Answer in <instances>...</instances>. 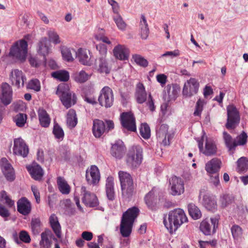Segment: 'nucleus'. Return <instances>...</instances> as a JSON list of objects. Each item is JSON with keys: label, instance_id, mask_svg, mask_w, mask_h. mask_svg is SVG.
Here are the masks:
<instances>
[{"label": "nucleus", "instance_id": "obj_1", "mask_svg": "<svg viewBox=\"0 0 248 248\" xmlns=\"http://www.w3.org/2000/svg\"><path fill=\"white\" fill-rule=\"evenodd\" d=\"M167 216L164 217L163 223L170 233L174 232L184 222L187 221V218L184 211L180 208L169 212L168 219Z\"/></svg>", "mask_w": 248, "mask_h": 248}, {"label": "nucleus", "instance_id": "obj_2", "mask_svg": "<svg viewBox=\"0 0 248 248\" xmlns=\"http://www.w3.org/2000/svg\"><path fill=\"white\" fill-rule=\"evenodd\" d=\"M122 196L128 202L131 200L136 193L133 180L131 175L126 171H119Z\"/></svg>", "mask_w": 248, "mask_h": 248}, {"label": "nucleus", "instance_id": "obj_3", "mask_svg": "<svg viewBox=\"0 0 248 248\" xmlns=\"http://www.w3.org/2000/svg\"><path fill=\"white\" fill-rule=\"evenodd\" d=\"M143 160V149L140 145L130 147L126 155L125 161L126 165L132 170L137 169Z\"/></svg>", "mask_w": 248, "mask_h": 248}, {"label": "nucleus", "instance_id": "obj_4", "mask_svg": "<svg viewBox=\"0 0 248 248\" xmlns=\"http://www.w3.org/2000/svg\"><path fill=\"white\" fill-rule=\"evenodd\" d=\"M56 93L66 108H70L77 103V98L75 93L71 92L68 85L65 83L59 85Z\"/></svg>", "mask_w": 248, "mask_h": 248}, {"label": "nucleus", "instance_id": "obj_5", "mask_svg": "<svg viewBox=\"0 0 248 248\" xmlns=\"http://www.w3.org/2000/svg\"><path fill=\"white\" fill-rule=\"evenodd\" d=\"M114 127V124L111 120H105V121H102L95 119L93 121V133L95 138H99L104 134H106L109 131L113 129Z\"/></svg>", "mask_w": 248, "mask_h": 248}, {"label": "nucleus", "instance_id": "obj_6", "mask_svg": "<svg viewBox=\"0 0 248 248\" xmlns=\"http://www.w3.org/2000/svg\"><path fill=\"white\" fill-rule=\"evenodd\" d=\"M197 142L200 151L205 155L211 156L216 154L217 148L215 143L212 140H208L205 133L200 139L197 140Z\"/></svg>", "mask_w": 248, "mask_h": 248}, {"label": "nucleus", "instance_id": "obj_7", "mask_svg": "<svg viewBox=\"0 0 248 248\" xmlns=\"http://www.w3.org/2000/svg\"><path fill=\"white\" fill-rule=\"evenodd\" d=\"M227 119L225 127L228 129H234L239 124L240 121L239 112L233 105L227 107Z\"/></svg>", "mask_w": 248, "mask_h": 248}, {"label": "nucleus", "instance_id": "obj_8", "mask_svg": "<svg viewBox=\"0 0 248 248\" xmlns=\"http://www.w3.org/2000/svg\"><path fill=\"white\" fill-rule=\"evenodd\" d=\"M120 120L121 125L124 128L130 132L136 131V119L132 112H122L120 115Z\"/></svg>", "mask_w": 248, "mask_h": 248}, {"label": "nucleus", "instance_id": "obj_9", "mask_svg": "<svg viewBox=\"0 0 248 248\" xmlns=\"http://www.w3.org/2000/svg\"><path fill=\"white\" fill-rule=\"evenodd\" d=\"M98 101L102 107L110 108L114 102V95L112 89L108 86L103 88L100 91Z\"/></svg>", "mask_w": 248, "mask_h": 248}, {"label": "nucleus", "instance_id": "obj_10", "mask_svg": "<svg viewBox=\"0 0 248 248\" xmlns=\"http://www.w3.org/2000/svg\"><path fill=\"white\" fill-rule=\"evenodd\" d=\"M27 47L28 44L26 41L20 40L19 45L16 42L10 48L9 55L20 60H25L28 51Z\"/></svg>", "mask_w": 248, "mask_h": 248}, {"label": "nucleus", "instance_id": "obj_11", "mask_svg": "<svg viewBox=\"0 0 248 248\" xmlns=\"http://www.w3.org/2000/svg\"><path fill=\"white\" fill-rule=\"evenodd\" d=\"M200 84L198 80L191 78L185 82L183 89V94L186 97H191L198 93Z\"/></svg>", "mask_w": 248, "mask_h": 248}, {"label": "nucleus", "instance_id": "obj_12", "mask_svg": "<svg viewBox=\"0 0 248 248\" xmlns=\"http://www.w3.org/2000/svg\"><path fill=\"white\" fill-rule=\"evenodd\" d=\"M218 225V218L217 217H211L210 222L203 220L200 226L201 231L206 235H211L216 232Z\"/></svg>", "mask_w": 248, "mask_h": 248}, {"label": "nucleus", "instance_id": "obj_13", "mask_svg": "<svg viewBox=\"0 0 248 248\" xmlns=\"http://www.w3.org/2000/svg\"><path fill=\"white\" fill-rule=\"evenodd\" d=\"M170 186V194L173 196H179L185 191L183 181L176 176H172L169 180Z\"/></svg>", "mask_w": 248, "mask_h": 248}, {"label": "nucleus", "instance_id": "obj_14", "mask_svg": "<svg viewBox=\"0 0 248 248\" xmlns=\"http://www.w3.org/2000/svg\"><path fill=\"white\" fill-rule=\"evenodd\" d=\"M29 148L25 141L21 138L16 139L14 140L13 154L23 157L27 156Z\"/></svg>", "mask_w": 248, "mask_h": 248}, {"label": "nucleus", "instance_id": "obj_15", "mask_svg": "<svg viewBox=\"0 0 248 248\" xmlns=\"http://www.w3.org/2000/svg\"><path fill=\"white\" fill-rule=\"evenodd\" d=\"M126 150V148L123 141L119 140L111 144L110 154L115 158L121 159L125 155Z\"/></svg>", "mask_w": 248, "mask_h": 248}, {"label": "nucleus", "instance_id": "obj_16", "mask_svg": "<svg viewBox=\"0 0 248 248\" xmlns=\"http://www.w3.org/2000/svg\"><path fill=\"white\" fill-rule=\"evenodd\" d=\"M81 190L83 192V197L82 199V202L86 206L94 207L99 205L97 197L94 193L86 190L85 186H82Z\"/></svg>", "mask_w": 248, "mask_h": 248}, {"label": "nucleus", "instance_id": "obj_17", "mask_svg": "<svg viewBox=\"0 0 248 248\" xmlns=\"http://www.w3.org/2000/svg\"><path fill=\"white\" fill-rule=\"evenodd\" d=\"M202 204L208 211L213 213L217 211V205L216 198L213 195H204L202 198Z\"/></svg>", "mask_w": 248, "mask_h": 248}, {"label": "nucleus", "instance_id": "obj_18", "mask_svg": "<svg viewBox=\"0 0 248 248\" xmlns=\"http://www.w3.org/2000/svg\"><path fill=\"white\" fill-rule=\"evenodd\" d=\"M168 125L162 124L156 127L157 137L163 139L162 143L164 146H168L170 144V140L171 139L170 134H169Z\"/></svg>", "mask_w": 248, "mask_h": 248}, {"label": "nucleus", "instance_id": "obj_19", "mask_svg": "<svg viewBox=\"0 0 248 248\" xmlns=\"http://www.w3.org/2000/svg\"><path fill=\"white\" fill-rule=\"evenodd\" d=\"M1 102L5 106L10 104L12 100L13 91L11 87L6 82L2 83L1 85Z\"/></svg>", "mask_w": 248, "mask_h": 248}, {"label": "nucleus", "instance_id": "obj_20", "mask_svg": "<svg viewBox=\"0 0 248 248\" xmlns=\"http://www.w3.org/2000/svg\"><path fill=\"white\" fill-rule=\"evenodd\" d=\"M17 210L24 216L28 215L31 212V202L25 197L19 199L17 202Z\"/></svg>", "mask_w": 248, "mask_h": 248}, {"label": "nucleus", "instance_id": "obj_21", "mask_svg": "<svg viewBox=\"0 0 248 248\" xmlns=\"http://www.w3.org/2000/svg\"><path fill=\"white\" fill-rule=\"evenodd\" d=\"M10 79L11 81L12 84L15 85L17 88L21 86H24V83L26 80V78L23 76V73L21 71L18 69H15L12 70L10 75Z\"/></svg>", "mask_w": 248, "mask_h": 248}, {"label": "nucleus", "instance_id": "obj_22", "mask_svg": "<svg viewBox=\"0 0 248 248\" xmlns=\"http://www.w3.org/2000/svg\"><path fill=\"white\" fill-rule=\"evenodd\" d=\"M139 214L140 210L137 207H132L123 213L121 220L134 224Z\"/></svg>", "mask_w": 248, "mask_h": 248}, {"label": "nucleus", "instance_id": "obj_23", "mask_svg": "<svg viewBox=\"0 0 248 248\" xmlns=\"http://www.w3.org/2000/svg\"><path fill=\"white\" fill-rule=\"evenodd\" d=\"M89 54V50L80 48L76 52V57L81 64L90 66L92 64V61H91V57Z\"/></svg>", "mask_w": 248, "mask_h": 248}, {"label": "nucleus", "instance_id": "obj_24", "mask_svg": "<svg viewBox=\"0 0 248 248\" xmlns=\"http://www.w3.org/2000/svg\"><path fill=\"white\" fill-rule=\"evenodd\" d=\"M105 190L108 199L112 201L115 198L114 178L112 176L108 177L105 185Z\"/></svg>", "mask_w": 248, "mask_h": 248}, {"label": "nucleus", "instance_id": "obj_25", "mask_svg": "<svg viewBox=\"0 0 248 248\" xmlns=\"http://www.w3.org/2000/svg\"><path fill=\"white\" fill-rule=\"evenodd\" d=\"M95 66L97 71L100 73L107 74L110 72V68L106 57H98L95 60Z\"/></svg>", "mask_w": 248, "mask_h": 248}, {"label": "nucleus", "instance_id": "obj_26", "mask_svg": "<svg viewBox=\"0 0 248 248\" xmlns=\"http://www.w3.org/2000/svg\"><path fill=\"white\" fill-rule=\"evenodd\" d=\"M115 57L120 60H127L129 56V50L124 46L118 45L113 49Z\"/></svg>", "mask_w": 248, "mask_h": 248}, {"label": "nucleus", "instance_id": "obj_27", "mask_svg": "<svg viewBox=\"0 0 248 248\" xmlns=\"http://www.w3.org/2000/svg\"><path fill=\"white\" fill-rule=\"evenodd\" d=\"M135 96L137 102L139 104H142L147 99V93L144 86L143 84L140 82H139L137 85Z\"/></svg>", "mask_w": 248, "mask_h": 248}, {"label": "nucleus", "instance_id": "obj_28", "mask_svg": "<svg viewBox=\"0 0 248 248\" xmlns=\"http://www.w3.org/2000/svg\"><path fill=\"white\" fill-rule=\"evenodd\" d=\"M231 232L235 244H238L242 240L243 230L238 225L234 224L231 228Z\"/></svg>", "mask_w": 248, "mask_h": 248}, {"label": "nucleus", "instance_id": "obj_29", "mask_svg": "<svg viewBox=\"0 0 248 248\" xmlns=\"http://www.w3.org/2000/svg\"><path fill=\"white\" fill-rule=\"evenodd\" d=\"M223 139L225 144L229 152L235 150V148L237 146L236 140L235 139H233L231 135L226 131H224L223 132Z\"/></svg>", "mask_w": 248, "mask_h": 248}, {"label": "nucleus", "instance_id": "obj_30", "mask_svg": "<svg viewBox=\"0 0 248 248\" xmlns=\"http://www.w3.org/2000/svg\"><path fill=\"white\" fill-rule=\"evenodd\" d=\"M50 225L58 238L61 237V227L58 218L55 214H52L49 217Z\"/></svg>", "mask_w": 248, "mask_h": 248}, {"label": "nucleus", "instance_id": "obj_31", "mask_svg": "<svg viewBox=\"0 0 248 248\" xmlns=\"http://www.w3.org/2000/svg\"><path fill=\"white\" fill-rule=\"evenodd\" d=\"M38 118L40 125L43 127L49 126L50 123V118L46 111L42 108L38 110Z\"/></svg>", "mask_w": 248, "mask_h": 248}, {"label": "nucleus", "instance_id": "obj_32", "mask_svg": "<svg viewBox=\"0 0 248 248\" xmlns=\"http://www.w3.org/2000/svg\"><path fill=\"white\" fill-rule=\"evenodd\" d=\"M78 123V118L75 110L70 109L69 110L66 117V124L68 127L72 129L74 128Z\"/></svg>", "mask_w": 248, "mask_h": 248}, {"label": "nucleus", "instance_id": "obj_33", "mask_svg": "<svg viewBox=\"0 0 248 248\" xmlns=\"http://www.w3.org/2000/svg\"><path fill=\"white\" fill-rule=\"evenodd\" d=\"M86 179L89 184L96 185L100 180V171H86Z\"/></svg>", "mask_w": 248, "mask_h": 248}, {"label": "nucleus", "instance_id": "obj_34", "mask_svg": "<svg viewBox=\"0 0 248 248\" xmlns=\"http://www.w3.org/2000/svg\"><path fill=\"white\" fill-rule=\"evenodd\" d=\"M140 26V34L141 38L146 39L149 35V29L146 17L143 15L141 16Z\"/></svg>", "mask_w": 248, "mask_h": 248}, {"label": "nucleus", "instance_id": "obj_35", "mask_svg": "<svg viewBox=\"0 0 248 248\" xmlns=\"http://www.w3.org/2000/svg\"><path fill=\"white\" fill-rule=\"evenodd\" d=\"M222 162L217 158H214L205 164V170H219L221 167Z\"/></svg>", "mask_w": 248, "mask_h": 248}, {"label": "nucleus", "instance_id": "obj_36", "mask_svg": "<svg viewBox=\"0 0 248 248\" xmlns=\"http://www.w3.org/2000/svg\"><path fill=\"white\" fill-rule=\"evenodd\" d=\"M133 224L121 220L120 224V232L124 237H128L132 232Z\"/></svg>", "mask_w": 248, "mask_h": 248}, {"label": "nucleus", "instance_id": "obj_37", "mask_svg": "<svg viewBox=\"0 0 248 248\" xmlns=\"http://www.w3.org/2000/svg\"><path fill=\"white\" fill-rule=\"evenodd\" d=\"M187 208L189 214L193 219L197 220L202 217V212L199 208L194 203H189Z\"/></svg>", "mask_w": 248, "mask_h": 248}, {"label": "nucleus", "instance_id": "obj_38", "mask_svg": "<svg viewBox=\"0 0 248 248\" xmlns=\"http://www.w3.org/2000/svg\"><path fill=\"white\" fill-rule=\"evenodd\" d=\"M57 185L60 191L63 194H68L70 191V186L64 179L61 176L57 178Z\"/></svg>", "mask_w": 248, "mask_h": 248}, {"label": "nucleus", "instance_id": "obj_39", "mask_svg": "<svg viewBox=\"0 0 248 248\" xmlns=\"http://www.w3.org/2000/svg\"><path fill=\"white\" fill-rule=\"evenodd\" d=\"M47 39L42 38L38 44V52L45 57L49 53V47L47 45Z\"/></svg>", "mask_w": 248, "mask_h": 248}, {"label": "nucleus", "instance_id": "obj_40", "mask_svg": "<svg viewBox=\"0 0 248 248\" xmlns=\"http://www.w3.org/2000/svg\"><path fill=\"white\" fill-rule=\"evenodd\" d=\"M51 76L61 81H67L69 79V72L66 70H59L52 73Z\"/></svg>", "mask_w": 248, "mask_h": 248}, {"label": "nucleus", "instance_id": "obj_41", "mask_svg": "<svg viewBox=\"0 0 248 248\" xmlns=\"http://www.w3.org/2000/svg\"><path fill=\"white\" fill-rule=\"evenodd\" d=\"M234 201V197L229 194L220 195L219 202L222 208H225L231 204Z\"/></svg>", "mask_w": 248, "mask_h": 248}, {"label": "nucleus", "instance_id": "obj_42", "mask_svg": "<svg viewBox=\"0 0 248 248\" xmlns=\"http://www.w3.org/2000/svg\"><path fill=\"white\" fill-rule=\"evenodd\" d=\"M207 175L209 177V182L215 186L219 185V177L218 171H207Z\"/></svg>", "mask_w": 248, "mask_h": 248}, {"label": "nucleus", "instance_id": "obj_43", "mask_svg": "<svg viewBox=\"0 0 248 248\" xmlns=\"http://www.w3.org/2000/svg\"><path fill=\"white\" fill-rule=\"evenodd\" d=\"M5 201V203L9 208H12L15 206V201L12 200L10 197L8 195L7 192L2 190L0 192V201Z\"/></svg>", "mask_w": 248, "mask_h": 248}, {"label": "nucleus", "instance_id": "obj_44", "mask_svg": "<svg viewBox=\"0 0 248 248\" xmlns=\"http://www.w3.org/2000/svg\"><path fill=\"white\" fill-rule=\"evenodd\" d=\"M113 19L119 30L124 31L126 29V24L120 15L114 16Z\"/></svg>", "mask_w": 248, "mask_h": 248}, {"label": "nucleus", "instance_id": "obj_45", "mask_svg": "<svg viewBox=\"0 0 248 248\" xmlns=\"http://www.w3.org/2000/svg\"><path fill=\"white\" fill-rule=\"evenodd\" d=\"M32 232L35 235L40 232L41 221L39 218H32L31 223Z\"/></svg>", "mask_w": 248, "mask_h": 248}, {"label": "nucleus", "instance_id": "obj_46", "mask_svg": "<svg viewBox=\"0 0 248 248\" xmlns=\"http://www.w3.org/2000/svg\"><path fill=\"white\" fill-rule=\"evenodd\" d=\"M155 195L153 190L149 192L145 196L144 200L149 208L153 209L155 206L154 203Z\"/></svg>", "mask_w": 248, "mask_h": 248}, {"label": "nucleus", "instance_id": "obj_47", "mask_svg": "<svg viewBox=\"0 0 248 248\" xmlns=\"http://www.w3.org/2000/svg\"><path fill=\"white\" fill-rule=\"evenodd\" d=\"M89 78V76L84 71H81L79 73L75 74L74 79L79 83H84Z\"/></svg>", "mask_w": 248, "mask_h": 248}, {"label": "nucleus", "instance_id": "obj_48", "mask_svg": "<svg viewBox=\"0 0 248 248\" xmlns=\"http://www.w3.org/2000/svg\"><path fill=\"white\" fill-rule=\"evenodd\" d=\"M41 239L39 243L41 248H50L52 245V241L44 232L41 233Z\"/></svg>", "mask_w": 248, "mask_h": 248}, {"label": "nucleus", "instance_id": "obj_49", "mask_svg": "<svg viewBox=\"0 0 248 248\" xmlns=\"http://www.w3.org/2000/svg\"><path fill=\"white\" fill-rule=\"evenodd\" d=\"M140 133L141 136L144 139H148L150 137V128L146 124H142L140 128Z\"/></svg>", "mask_w": 248, "mask_h": 248}, {"label": "nucleus", "instance_id": "obj_50", "mask_svg": "<svg viewBox=\"0 0 248 248\" xmlns=\"http://www.w3.org/2000/svg\"><path fill=\"white\" fill-rule=\"evenodd\" d=\"M27 116L24 113L17 114L14 118V121L18 127H23L26 122Z\"/></svg>", "mask_w": 248, "mask_h": 248}, {"label": "nucleus", "instance_id": "obj_51", "mask_svg": "<svg viewBox=\"0 0 248 248\" xmlns=\"http://www.w3.org/2000/svg\"><path fill=\"white\" fill-rule=\"evenodd\" d=\"M239 170H248V159L246 157H241L237 161Z\"/></svg>", "mask_w": 248, "mask_h": 248}, {"label": "nucleus", "instance_id": "obj_52", "mask_svg": "<svg viewBox=\"0 0 248 248\" xmlns=\"http://www.w3.org/2000/svg\"><path fill=\"white\" fill-rule=\"evenodd\" d=\"M205 103L203 99H199L196 102L195 111L193 115L195 116H200L203 110L204 104Z\"/></svg>", "mask_w": 248, "mask_h": 248}, {"label": "nucleus", "instance_id": "obj_53", "mask_svg": "<svg viewBox=\"0 0 248 248\" xmlns=\"http://www.w3.org/2000/svg\"><path fill=\"white\" fill-rule=\"evenodd\" d=\"M53 134L57 139H63L64 137L63 130L58 124H55L54 125Z\"/></svg>", "mask_w": 248, "mask_h": 248}, {"label": "nucleus", "instance_id": "obj_54", "mask_svg": "<svg viewBox=\"0 0 248 248\" xmlns=\"http://www.w3.org/2000/svg\"><path fill=\"white\" fill-rule=\"evenodd\" d=\"M0 167L2 170H13L14 169L8 160L5 157H2L0 160Z\"/></svg>", "mask_w": 248, "mask_h": 248}, {"label": "nucleus", "instance_id": "obj_55", "mask_svg": "<svg viewBox=\"0 0 248 248\" xmlns=\"http://www.w3.org/2000/svg\"><path fill=\"white\" fill-rule=\"evenodd\" d=\"M28 87L35 92L40 91L41 89L40 81L36 78L31 80L28 83Z\"/></svg>", "mask_w": 248, "mask_h": 248}, {"label": "nucleus", "instance_id": "obj_56", "mask_svg": "<svg viewBox=\"0 0 248 248\" xmlns=\"http://www.w3.org/2000/svg\"><path fill=\"white\" fill-rule=\"evenodd\" d=\"M133 59L137 64L141 66L146 67L148 65L147 60L140 55L135 54L133 55Z\"/></svg>", "mask_w": 248, "mask_h": 248}, {"label": "nucleus", "instance_id": "obj_57", "mask_svg": "<svg viewBox=\"0 0 248 248\" xmlns=\"http://www.w3.org/2000/svg\"><path fill=\"white\" fill-rule=\"evenodd\" d=\"M237 141H236V144L238 145H244L247 142L248 135L247 133L243 131L241 134L237 137Z\"/></svg>", "mask_w": 248, "mask_h": 248}, {"label": "nucleus", "instance_id": "obj_58", "mask_svg": "<svg viewBox=\"0 0 248 248\" xmlns=\"http://www.w3.org/2000/svg\"><path fill=\"white\" fill-rule=\"evenodd\" d=\"M96 49L99 51V56L98 57H106L107 49L106 46L102 43H99L96 45Z\"/></svg>", "mask_w": 248, "mask_h": 248}, {"label": "nucleus", "instance_id": "obj_59", "mask_svg": "<svg viewBox=\"0 0 248 248\" xmlns=\"http://www.w3.org/2000/svg\"><path fill=\"white\" fill-rule=\"evenodd\" d=\"M48 37L55 44H60L61 42L60 38L58 34L52 31H50L48 32Z\"/></svg>", "mask_w": 248, "mask_h": 248}, {"label": "nucleus", "instance_id": "obj_60", "mask_svg": "<svg viewBox=\"0 0 248 248\" xmlns=\"http://www.w3.org/2000/svg\"><path fill=\"white\" fill-rule=\"evenodd\" d=\"M62 54L63 59L67 62H71L74 59L69 49L65 48L62 49Z\"/></svg>", "mask_w": 248, "mask_h": 248}, {"label": "nucleus", "instance_id": "obj_61", "mask_svg": "<svg viewBox=\"0 0 248 248\" xmlns=\"http://www.w3.org/2000/svg\"><path fill=\"white\" fill-rule=\"evenodd\" d=\"M167 93L170 99H175L177 94V91L173 86L171 88L170 85L167 86Z\"/></svg>", "mask_w": 248, "mask_h": 248}, {"label": "nucleus", "instance_id": "obj_62", "mask_svg": "<svg viewBox=\"0 0 248 248\" xmlns=\"http://www.w3.org/2000/svg\"><path fill=\"white\" fill-rule=\"evenodd\" d=\"M19 239L24 243H28L31 242V238L28 233L25 231H21L19 235Z\"/></svg>", "mask_w": 248, "mask_h": 248}, {"label": "nucleus", "instance_id": "obj_63", "mask_svg": "<svg viewBox=\"0 0 248 248\" xmlns=\"http://www.w3.org/2000/svg\"><path fill=\"white\" fill-rule=\"evenodd\" d=\"M31 176L36 181H41L44 174V171H29Z\"/></svg>", "mask_w": 248, "mask_h": 248}, {"label": "nucleus", "instance_id": "obj_64", "mask_svg": "<svg viewBox=\"0 0 248 248\" xmlns=\"http://www.w3.org/2000/svg\"><path fill=\"white\" fill-rule=\"evenodd\" d=\"M27 170H43L41 166L35 161L32 162L31 164L26 165Z\"/></svg>", "mask_w": 248, "mask_h": 248}]
</instances>
